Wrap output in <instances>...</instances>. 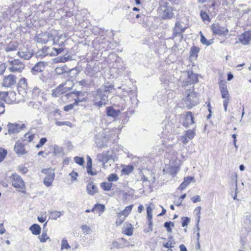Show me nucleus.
<instances>
[{
    "label": "nucleus",
    "instance_id": "9b49d317",
    "mask_svg": "<svg viewBox=\"0 0 251 251\" xmlns=\"http://www.w3.org/2000/svg\"><path fill=\"white\" fill-rule=\"evenodd\" d=\"M107 138L103 134L99 133L95 136V142L97 146L100 148H104L107 147Z\"/></svg>",
    "mask_w": 251,
    "mask_h": 251
},
{
    "label": "nucleus",
    "instance_id": "37998d69",
    "mask_svg": "<svg viewBox=\"0 0 251 251\" xmlns=\"http://www.w3.org/2000/svg\"><path fill=\"white\" fill-rule=\"evenodd\" d=\"M133 170V167L131 165H128L125 166L124 168H123L122 171L125 174L128 175L131 172H132Z\"/></svg>",
    "mask_w": 251,
    "mask_h": 251
},
{
    "label": "nucleus",
    "instance_id": "864d4df0",
    "mask_svg": "<svg viewBox=\"0 0 251 251\" xmlns=\"http://www.w3.org/2000/svg\"><path fill=\"white\" fill-rule=\"evenodd\" d=\"M25 140L28 142H31L34 138V134H30L29 133H26L25 134Z\"/></svg>",
    "mask_w": 251,
    "mask_h": 251
},
{
    "label": "nucleus",
    "instance_id": "5701e85b",
    "mask_svg": "<svg viewBox=\"0 0 251 251\" xmlns=\"http://www.w3.org/2000/svg\"><path fill=\"white\" fill-rule=\"evenodd\" d=\"M188 79L187 80L188 83L194 84L198 80V76L196 74L193 73L192 71L187 72Z\"/></svg>",
    "mask_w": 251,
    "mask_h": 251
},
{
    "label": "nucleus",
    "instance_id": "e433bc0d",
    "mask_svg": "<svg viewBox=\"0 0 251 251\" xmlns=\"http://www.w3.org/2000/svg\"><path fill=\"white\" fill-rule=\"evenodd\" d=\"M41 93V90L38 87L35 86L34 87L32 91V96L33 98H37Z\"/></svg>",
    "mask_w": 251,
    "mask_h": 251
},
{
    "label": "nucleus",
    "instance_id": "7ed1b4c3",
    "mask_svg": "<svg viewBox=\"0 0 251 251\" xmlns=\"http://www.w3.org/2000/svg\"><path fill=\"white\" fill-rule=\"evenodd\" d=\"M173 9L169 3H165L161 4L159 8V16L164 19H170L174 17Z\"/></svg>",
    "mask_w": 251,
    "mask_h": 251
},
{
    "label": "nucleus",
    "instance_id": "6e6d98bb",
    "mask_svg": "<svg viewBox=\"0 0 251 251\" xmlns=\"http://www.w3.org/2000/svg\"><path fill=\"white\" fill-rule=\"evenodd\" d=\"M152 209L150 206L147 208V217L148 219H152Z\"/></svg>",
    "mask_w": 251,
    "mask_h": 251
},
{
    "label": "nucleus",
    "instance_id": "79ce46f5",
    "mask_svg": "<svg viewBox=\"0 0 251 251\" xmlns=\"http://www.w3.org/2000/svg\"><path fill=\"white\" fill-rule=\"evenodd\" d=\"M54 153L56 155H63V150L61 147L58 146H54Z\"/></svg>",
    "mask_w": 251,
    "mask_h": 251
},
{
    "label": "nucleus",
    "instance_id": "b1692460",
    "mask_svg": "<svg viewBox=\"0 0 251 251\" xmlns=\"http://www.w3.org/2000/svg\"><path fill=\"white\" fill-rule=\"evenodd\" d=\"M194 178L192 176L186 177L184 179V181L180 184L178 189L180 190H183L190 183Z\"/></svg>",
    "mask_w": 251,
    "mask_h": 251
},
{
    "label": "nucleus",
    "instance_id": "1a4fd4ad",
    "mask_svg": "<svg viewBox=\"0 0 251 251\" xmlns=\"http://www.w3.org/2000/svg\"><path fill=\"white\" fill-rule=\"evenodd\" d=\"M17 82V77L15 75L10 74L5 76L3 79L2 86L4 87L11 88L15 85Z\"/></svg>",
    "mask_w": 251,
    "mask_h": 251
},
{
    "label": "nucleus",
    "instance_id": "338daca9",
    "mask_svg": "<svg viewBox=\"0 0 251 251\" xmlns=\"http://www.w3.org/2000/svg\"><path fill=\"white\" fill-rule=\"evenodd\" d=\"M87 168V173L91 176H95L97 174L96 172H94L92 171V166L90 167H86Z\"/></svg>",
    "mask_w": 251,
    "mask_h": 251
},
{
    "label": "nucleus",
    "instance_id": "680f3d73",
    "mask_svg": "<svg viewBox=\"0 0 251 251\" xmlns=\"http://www.w3.org/2000/svg\"><path fill=\"white\" fill-rule=\"evenodd\" d=\"M81 228L84 233L86 232L87 234H88L90 232L91 228L87 225L82 226Z\"/></svg>",
    "mask_w": 251,
    "mask_h": 251
},
{
    "label": "nucleus",
    "instance_id": "6e6552de",
    "mask_svg": "<svg viewBox=\"0 0 251 251\" xmlns=\"http://www.w3.org/2000/svg\"><path fill=\"white\" fill-rule=\"evenodd\" d=\"M11 67L9 68L10 72L21 73L24 68V64L18 59H14L9 61Z\"/></svg>",
    "mask_w": 251,
    "mask_h": 251
},
{
    "label": "nucleus",
    "instance_id": "6ab92c4d",
    "mask_svg": "<svg viewBox=\"0 0 251 251\" xmlns=\"http://www.w3.org/2000/svg\"><path fill=\"white\" fill-rule=\"evenodd\" d=\"M109 151L103 152L97 155V159L99 161L103 164H105L110 160V156L108 155Z\"/></svg>",
    "mask_w": 251,
    "mask_h": 251
},
{
    "label": "nucleus",
    "instance_id": "a211bd4d",
    "mask_svg": "<svg viewBox=\"0 0 251 251\" xmlns=\"http://www.w3.org/2000/svg\"><path fill=\"white\" fill-rule=\"evenodd\" d=\"M14 151L19 155H23L26 153L24 145L17 141L14 146Z\"/></svg>",
    "mask_w": 251,
    "mask_h": 251
},
{
    "label": "nucleus",
    "instance_id": "c9c22d12",
    "mask_svg": "<svg viewBox=\"0 0 251 251\" xmlns=\"http://www.w3.org/2000/svg\"><path fill=\"white\" fill-rule=\"evenodd\" d=\"M112 186V183L102 182L100 184L101 188L104 191H109Z\"/></svg>",
    "mask_w": 251,
    "mask_h": 251
},
{
    "label": "nucleus",
    "instance_id": "9d476101",
    "mask_svg": "<svg viewBox=\"0 0 251 251\" xmlns=\"http://www.w3.org/2000/svg\"><path fill=\"white\" fill-rule=\"evenodd\" d=\"M7 126L8 129V133L9 134H12L19 133L22 129L25 127V125L24 124L20 125L18 124H12L9 123Z\"/></svg>",
    "mask_w": 251,
    "mask_h": 251
},
{
    "label": "nucleus",
    "instance_id": "cd10ccee",
    "mask_svg": "<svg viewBox=\"0 0 251 251\" xmlns=\"http://www.w3.org/2000/svg\"><path fill=\"white\" fill-rule=\"evenodd\" d=\"M64 212L57 211H49V213L50 214V218L53 220H56L61 215L64 214Z\"/></svg>",
    "mask_w": 251,
    "mask_h": 251
},
{
    "label": "nucleus",
    "instance_id": "0e129e2a",
    "mask_svg": "<svg viewBox=\"0 0 251 251\" xmlns=\"http://www.w3.org/2000/svg\"><path fill=\"white\" fill-rule=\"evenodd\" d=\"M191 200L194 203H196L197 202H199L201 201V198L200 196L197 195L194 196L191 198Z\"/></svg>",
    "mask_w": 251,
    "mask_h": 251
},
{
    "label": "nucleus",
    "instance_id": "49530a36",
    "mask_svg": "<svg viewBox=\"0 0 251 251\" xmlns=\"http://www.w3.org/2000/svg\"><path fill=\"white\" fill-rule=\"evenodd\" d=\"M55 124L57 126H67L71 127L72 126V123L69 121H65V122L56 121Z\"/></svg>",
    "mask_w": 251,
    "mask_h": 251
},
{
    "label": "nucleus",
    "instance_id": "39448f33",
    "mask_svg": "<svg viewBox=\"0 0 251 251\" xmlns=\"http://www.w3.org/2000/svg\"><path fill=\"white\" fill-rule=\"evenodd\" d=\"M219 89L221 93L222 98L224 99L223 105L225 111H227V105L229 102V95L226 84L224 82H221L219 84Z\"/></svg>",
    "mask_w": 251,
    "mask_h": 251
},
{
    "label": "nucleus",
    "instance_id": "bb28decb",
    "mask_svg": "<svg viewBox=\"0 0 251 251\" xmlns=\"http://www.w3.org/2000/svg\"><path fill=\"white\" fill-rule=\"evenodd\" d=\"M32 233L34 235H39L41 232V227L39 225L34 224L32 225L29 228Z\"/></svg>",
    "mask_w": 251,
    "mask_h": 251
},
{
    "label": "nucleus",
    "instance_id": "a18cd8bd",
    "mask_svg": "<svg viewBox=\"0 0 251 251\" xmlns=\"http://www.w3.org/2000/svg\"><path fill=\"white\" fill-rule=\"evenodd\" d=\"M51 50H53V51H51V52L50 53H51V55H57L58 54L63 52V51L64 50V49L63 48L56 49V48H51Z\"/></svg>",
    "mask_w": 251,
    "mask_h": 251
},
{
    "label": "nucleus",
    "instance_id": "2eb2a0df",
    "mask_svg": "<svg viewBox=\"0 0 251 251\" xmlns=\"http://www.w3.org/2000/svg\"><path fill=\"white\" fill-rule=\"evenodd\" d=\"M194 117L191 112H187L183 122V126L185 127H189L194 124Z\"/></svg>",
    "mask_w": 251,
    "mask_h": 251
},
{
    "label": "nucleus",
    "instance_id": "5fc2aeb1",
    "mask_svg": "<svg viewBox=\"0 0 251 251\" xmlns=\"http://www.w3.org/2000/svg\"><path fill=\"white\" fill-rule=\"evenodd\" d=\"M182 226L185 227L187 226L188 223L190 222V219L187 217H183L182 218Z\"/></svg>",
    "mask_w": 251,
    "mask_h": 251
},
{
    "label": "nucleus",
    "instance_id": "a878e982",
    "mask_svg": "<svg viewBox=\"0 0 251 251\" xmlns=\"http://www.w3.org/2000/svg\"><path fill=\"white\" fill-rule=\"evenodd\" d=\"M106 113L108 116L116 118L119 115L120 111L116 110L112 107H108L106 108Z\"/></svg>",
    "mask_w": 251,
    "mask_h": 251
},
{
    "label": "nucleus",
    "instance_id": "603ef678",
    "mask_svg": "<svg viewBox=\"0 0 251 251\" xmlns=\"http://www.w3.org/2000/svg\"><path fill=\"white\" fill-rule=\"evenodd\" d=\"M62 35L60 36H57L56 37H55L54 38H50V40H52L53 44L54 45H61L63 44V41H62L61 43L60 44L59 43V39L61 38Z\"/></svg>",
    "mask_w": 251,
    "mask_h": 251
},
{
    "label": "nucleus",
    "instance_id": "20e7f679",
    "mask_svg": "<svg viewBox=\"0 0 251 251\" xmlns=\"http://www.w3.org/2000/svg\"><path fill=\"white\" fill-rule=\"evenodd\" d=\"M12 185L14 187L18 189L19 191L24 192L25 189V184L21 177L17 174L14 173L12 175Z\"/></svg>",
    "mask_w": 251,
    "mask_h": 251
},
{
    "label": "nucleus",
    "instance_id": "0eeeda50",
    "mask_svg": "<svg viewBox=\"0 0 251 251\" xmlns=\"http://www.w3.org/2000/svg\"><path fill=\"white\" fill-rule=\"evenodd\" d=\"M210 27L213 34L219 36H226L229 32L227 28L222 26L218 23H213Z\"/></svg>",
    "mask_w": 251,
    "mask_h": 251
},
{
    "label": "nucleus",
    "instance_id": "69168bd1",
    "mask_svg": "<svg viewBox=\"0 0 251 251\" xmlns=\"http://www.w3.org/2000/svg\"><path fill=\"white\" fill-rule=\"evenodd\" d=\"M18 170L19 172H22L23 174H25L28 171V170L26 167L22 166L18 167Z\"/></svg>",
    "mask_w": 251,
    "mask_h": 251
},
{
    "label": "nucleus",
    "instance_id": "f704fd0d",
    "mask_svg": "<svg viewBox=\"0 0 251 251\" xmlns=\"http://www.w3.org/2000/svg\"><path fill=\"white\" fill-rule=\"evenodd\" d=\"M17 55H18L20 57L24 58V59H29L31 57V54L26 51H18Z\"/></svg>",
    "mask_w": 251,
    "mask_h": 251
},
{
    "label": "nucleus",
    "instance_id": "4be33fe9",
    "mask_svg": "<svg viewBox=\"0 0 251 251\" xmlns=\"http://www.w3.org/2000/svg\"><path fill=\"white\" fill-rule=\"evenodd\" d=\"M55 176L54 173L52 172L50 173V174L48 175L44 180V184L47 186H50L52 184V182L54 180Z\"/></svg>",
    "mask_w": 251,
    "mask_h": 251
},
{
    "label": "nucleus",
    "instance_id": "ea45409f",
    "mask_svg": "<svg viewBox=\"0 0 251 251\" xmlns=\"http://www.w3.org/2000/svg\"><path fill=\"white\" fill-rule=\"evenodd\" d=\"M200 15H201V17L202 20L204 22H210L209 17L208 14L206 12L203 11V10H201L200 12Z\"/></svg>",
    "mask_w": 251,
    "mask_h": 251
},
{
    "label": "nucleus",
    "instance_id": "f257e3e1",
    "mask_svg": "<svg viewBox=\"0 0 251 251\" xmlns=\"http://www.w3.org/2000/svg\"><path fill=\"white\" fill-rule=\"evenodd\" d=\"M113 89L114 85L112 84L101 86L97 91L94 104L99 107L106 104L108 101V95Z\"/></svg>",
    "mask_w": 251,
    "mask_h": 251
},
{
    "label": "nucleus",
    "instance_id": "4468645a",
    "mask_svg": "<svg viewBox=\"0 0 251 251\" xmlns=\"http://www.w3.org/2000/svg\"><path fill=\"white\" fill-rule=\"evenodd\" d=\"M47 65L46 62L40 61L37 63L31 69V72L33 75L43 71Z\"/></svg>",
    "mask_w": 251,
    "mask_h": 251
},
{
    "label": "nucleus",
    "instance_id": "423d86ee",
    "mask_svg": "<svg viewBox=\"0 0 251 251\" xmlns=\"http://www.w3.org/2000/svg\"><path fill=\"white\" fill-rule=\"evenodd\" d=\"M187 28L186 26H183L179 21L176 23L173 29L172 39L175 40L176 37H179L181 40L183 38V33Z\"/></svg>",
    "mask_w": 251,
    "mask_h": 251
},
{
    "label": "nucleus",
    "instance_id": "8fccbe9b",
    "mask_svg": "<svg viewBox=\"0 0 251 251\" xmlns=\"http://www.w3.org/2000/svg\"><path fill=\"white\" fill-rule=\"evenodd\" d=\"M6 154V150L3 148H0V162L4 159Z\"/></svg>",
    "mask_w": 251,
    "mask_h": 251
},
{
    "label": "nucleus",
    "instance_id": "c85d7f7f",
    "mask_svg": "<svg viewBox=\"0 0 251 251\" xmlns=\"http://www.w3.org/2000/svg\"><path fill=\"white\" fill-rule=\"evenodd\" d=\"M133 206V205L127 206L126 207L125 209L124 210L120 212L117 213V214H119L121 215H123L126 217L131 212Z\"/></svg>",
    "mask_w": 251,
    "mask_h": 251
},
{
    "label": "nucleus",
    "instance_id": "3c124183",
    "mask_svg": "<svg viewBox=\"0 0 251 251\" xmlns=\"http://www.w3.org/2000/svg\"><path fill=\"white\" fill-rule=\"evenodd\" d=\"M201 33V43L205 45L206 46H209L210 45V43L207 41L206 38H205V37L203 36L201 32H200Z\"/></svg>",
    "mask_w": 251,
    "mask_h": 251
},
{
    "label": "nucleus",
    "instance_id": "72a5a7b5",
    "mask_svg": "<svg viewBox=\"0 0 251 251\" xmlns=\"http://www.w3.org/2000/svg\"><path fill=\"white\" fill-rule=\"evenodd\" d=\"M98 210L99 212L102 213L105 210V206L101 204H96L94 207L92 209L91 211L94 212L95 210Z\"/></svg>",
    "mask_w": 251,
    "mask_h": 251
},
{
    "label": "nucleus",
    "instance_id": "393cba45",
    "mask_svg": "<svg viewBox=\"0 0 251 251\" xmlns=\"http://www.w3.org/2000/svg\"><path fill=\"white\" fill-rule=\"evenodd\" d=\"M51 48L50 47H44L41 50L37 52L38 55L44 57L48 54L51 55Z\"/></svg>",
    "mask_w": 251,
    "mask_h": 251
},
{
    "label": "nucleus",
    "instance_id": "774afa93",
    "mask_svg": "<svg viewBox=\"0 0 251 251\" xmlns=\"http://www.w3.org/2000/svg\"><path fill=\"white\" fill-rule=\"evenodd\" d=\"M8 95L7 92L0 93V100H5L6 97Z\"/></svg>",
    "mask_w": 251,
    "mask_h": 251
},
{
    "label": "nucleus",
    "instance_id": "ddd939ff",
    "mask_svg": "<svg viewBox=\"0 0 251 251\" xmlns=\"http://www.w3.org/2000/svg\"><path fill=\"white\" fill-rule=\"evenodd\" d=\"M239 41L243 45H248L251 41V30L245 31L239 37Z\"/></svg>",
    "mask_w": 251,
    "mask_h": 251
},
{
    "label": "nucleus",
    "instance_id": "052dcab7",
    "mask_svg": "<svg viewBox=\"0 0 251 251\" xmlns=\"http://www.w3.org/2000/svg\"><path fill=\"white\" fill-rule=\"evenodd\" d=\"M200 51V49L196 47H192L191 49V55L197 54Z\"/></svg>",
    "mask_w": 251,
    "mask_h": 251
},
{
    "label": "nucleus",
    "instance_id": "412c9836",
    "mask_svg": "<svg viewBox=\"0 0 251 251\" xmlns=\"http://www.w3.org/2000/svg\"><path fill=\"white\" fill-rule=\"evenodd\" d=\"M19 91H21V89L24 90L26 93V90H28L29 87L27 79L25 78H21L18 82Z\"/></svg>",
    "mask_w": 251,
    "mask_h": 251
},
{
    "label": "nucleus",
    "instance_id": "58836bf2",
    "mask_svg": "<svg viewBox=\"0 0 251 251\" xmlns=\"http://www.w3.org/2000/svg\"><path fill=\"white\" fill-rule=\"evenodd\" d=\"M55 72L59 75H62L67 72L66 67L65 66L56 67L55 69Z\"/></svg>",
    "mask_w": 251,
    "mask_h": 251
},
{
    "label": "nucleus",
    "instance_id": "473e14b6",
    "mask_svg": "<svg viewBox=\"0 0 251 251\" xmlns=\"http://www.w3.org/2000/svg\"><path fill=\"white\" fill-rule=\"evenodd\" d=\"M199 2L202 3H207V4L204 5L206 9L215 6V1L213 0H199Z\"/></svg>",
    "mask_w": 251,
    "mask_h": 251
},
{
    "label": "nucleus",
    "instance_id": "bf43d9fd",
    "mask_svg": "<svg viewBox=\"0 0 251 251\" xmlns=\"http://www.w3.org/2000/svg\"><path fill=\"white\" fill-rule=\"evenodd\" d=\"M201 210V206H198L195 209V211H197L196 215L197 216V220H198V222H200V218H201V216H200Z\"/></svg>",
    "mask_w": 251,
    "mask_h": 251
},
{
    "label": "nucleus",
    "instance_id": "c756f323",
    "mask_svg": "<svg viewBox=\"0 0 251 251\" xmlns=\"http://www.w3.org/2000/svg\"><path fill=\"white\" fill-rule=\"evenodd\" d=\"M18 44L16 42L10 43L5 48L6 51H14L18 48Z\"/></svg>",
    "mask_w": 251,
    "mask_h": 251
},
{
    "label": "nucleus",
    "instance_id": "de8ad7c7",
    "mask_svg": "<svg viewBox=\"0 0 251 251\" xmlns=\"http://www.w3.org/2000/svg\"><path fill=\"white\" fill-rule=\"evenodd\" d=\"M118 176L116 174H111L109 176L107 179L109 182H112L117 181L118 180Z\"/></svg>",
    "mask_w": 251,
    "mask_h": 251
},
{
    "label": "nucleus",
    "instance_id": "13d9d810",
    "mask_svg": "<svg viewBox=\"0 0 251 251\" xmlns=\"http://www.w3.org/2000/svg\"><path fill=\"white\" fill-rule=\"evenodd\" d=\"M69 175L71 176L72 180L73 181L76 180V177L78 176V173L74 171H72Z\"/></svg>",
    "mask_w": 251,
    "mask_h": 251
},
{
    "label": "nucleus",
    "instance_id": "4c0bfd02",
    "mask_svg": "<svg viewBox=\"0 0 251 251\" xmlns=\"http://www.w3.org/2000/svg\"><path fill=\"white\" fill-rule=\"evenodd\" d=\"M78 101H81V100H79L78 99H75V102L74 103L69 104L66 105L64 107V110L65 111H68L73 109L74 105L75 104H77Z\"/></svg>",
    "mask_w": 251,
    "mask_h": 251
},
{
    "label": "nucleus",
    "instance_id": "c03bdc74",
    "mask_svg": "<svg viewBox=\"0 0 251 251\" xmlns=\"http://www.w3.org/2000/svg\"><path fill=\"white\" fill-rule=\"evenodd\" d=\"M39 239L41 242H45L48 239H50V238L47 236L46 231H43L41 236H39Z\"/></svg>",
    "mask_w": 251,
    "mask_h": 251
},
{
    "label": "nucleus",
    "instance_id": "e2e57ef3",
    "mask_svg": "<svg viewBox=\"0 0 251 251\" xmlns=\"http://www.w3.org/2000/svg\"><path fill=\"white\" fill-rule=\"evenodd\" d=\"M164 227L166 228L168 232L171 233L172 232V229L171 227L170 223L168 222H165L164 223Z\"/></svg>",
    "mask_w": 251,
    "mask_h": 251
},
{
    "label": "nucleus",
    "instance_id": "f03ea898",
    "mask_svg": "<svg viewBox=\"0 0 251 251\" xmlns=\"http://www.w3.org/2000/svg\"><path fill=\"white\" fill-rule=\"evenodd\" d=\"M185 97L183 98L184 104L188 109H191L199 103L198 94L194 92V88H185Z\"/></svg>",
    "mask_w": 251,
    "mask_h": 251
},
{
    "label": "nucleus",
    "instance_id": "dca6fc26",
    "mask_svg": "<svg viewBox=\"0 0 251 251\" xmlns=\"http://www.w3.org/2000/svg\"><path fill=\"white\" fill-rule=\"evenodd\" d=\"M69 89V88L65 87L64 85L61 84L56 88L52 90V95L54 97H57L61 94L65 93Z\"/></svg>",
    "mask_w": 251,
    "mask_h": 251
},
{
    "label": "nucleus",
    "instance_id": "a19ab883",
    "mask_svg": "<svg viewBox=\"0 0 251 251\" xmlns=\"http://www.w3.org/2000/svg\"><path fill=\"white\" fill-rule=\"evenodd\" d=\"M69 249H71V246L68 243L67 240L66 239L63 238L61 241V250H63V249L68 250Z\"/></svg>",
    "mask_w": 251,
    "mask_h": 251
},
{
    "label": "nucleus",
    "instance_id": "7c9ffc66",
    "mask_svg": "<svg viewBox=\"0 0 251 251\" xmlns=\"http://www.w3.org/2000/svg\"><path fill=\"white\" fill-rule=\"evenodd\" d=\"M133 228L131 224H127L126 227H124L123 228V233L124 234L131 236L133 234Z\"/></svg>",
    "mask_w": 251,
    "mask_h": 251
},
{
    "label": "nucleus",
    "instance_id": "2f4dec72",
    "mask_svg": "<svg viewBox=\"0 0 251 251\" xmlns=\"http://www.w3.org/2000/svg\"><path fill=\"white\" fill-rule=\"evenodd\" d=\"M172 133V126L171 124H168L163 128L162 134L164 136H167Z\"/></svg>",
    "mask_w": 251,
    "mask_h": 251
},
{
    "label": "nucleus",
    "instance_id": "09e8293b",
    "mask_svg": "<svg viewBox=\"0 0 251 251\" xmlns=\"http://www.w3.org/2000/svg\"><path fill=\"white\" fill-rule=\"evenodd\" d=\"M74 160L76 163L80 166L83 165L84 163V158L81 157L75 156L74 158Z\"/></svg>",
    "mask_w": 251,
    "mask_h": 251
},
{
    "label": "nucleus",
    "instance_id": "4d7b16f0",
    "mask_svg": "<svg viewBox=\"0 0 251 251\" xmlns=\"http://www.w3.org/2000/svg\"><path fill=\"white\" fill-rule=\"evenodd\" d=\"M69 56H67V57L64 55V56L61 57L60 58H56V60L57 62H65L69 60Z\"/></svg>",
    "mask_w": 251,
    "mask_h": 251
},
{
    "label": "nucleus",
    "instance_id": "aec40b11",
    "mask_svg": "<svg viewBox=\"0 0 251 251\" xmlns=\"http://www.w3.org/2000/svg\"><path fill=\"white\" fill-rule=\"evenodd\" d=\"M86 191L88 194L94 195L98 192V189L93 182H90L87 184Z\"/></svg>",
    "mask_w": 251,
    "mask_h": 251
},
{
    "label": "nucleus",
    "instance_id": "f8f14e48",
    "mask_svg": "<svg viewBox=\"0 0 251 251\" xmlns=\"http://www.w3.org/2000/svg\"><path fill=\"white\" fill-rule=\"evenodd\" d=\"M196 135L195 130H188L186 131L184 134L180 137V140L184 144L188 143L189 140L193 139Z\"/></svg>",
    "mask_w": 251,
    "mask_h": 251
},
{
    "label": "nucleus",
    "instance_id": "f3484780",
    "mask_svg": "<svg viewBox=\"0 0 251 251\" xmlns=\"http://www.w3.org/2000/svg\"><path fill=\"white\" fill-rule=\"evenodd\" d=\"M50 38H52V36L49 33L39 34L36 36L37 42L42 44L47 43Z\"/></svg>",
    "mask_w": 251,
    "mask_h": 251
}]
</instances>
